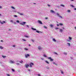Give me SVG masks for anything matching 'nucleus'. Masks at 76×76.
<instances>
[{"instance_id":"nucleus-40","label":"nucleus","mask_w":76,"mask_h":76,"mask_svg":"<svg viewBox=\"0 0 76 76\" xmlns=\"http://www.w3.org/2000/svg\"><path fill=\"white\" fill-rule=\"evenodd\" d=\"M54 54H56L57 55H58V54L56 52H54Z\"/></svg>"},{"instance_id":"nucleus-16","label":"nucleus","mask_w":76,"mask_h":76,"mask_svg":"<svg viewBox=\"0 0 76 76\" xmlns=\"http://www.w3.org/2000/svg\"><path fill=\"white\" fill-rule=\"evenodd\" d=\"M53 64H55V65H56V66H57V64L56 63H55V62H53Z\"/></svg>"},{"instance_id":"nucleus-60","label":"nucleus","mask_w":76,"mask_h":76,"mask_svg":"<svg viewBox=\"0 0 76 76\" xmlns=\"http://www.w3.org/2000/svg\"><path fill=\"white\" fill-rule=\"evenodd\" d=\"M28 46H31V45L29 44V45H28Z\"/></svg>"},{"instance_id":"nucleus-42","label":"nucleus","mask_w":76,"mask_h":76,"mask_svg":"<svg viewBox=\"0 0 76 76\" xmlns=\"http://www.w3.org/2000/svg\"><path fill=\"white\" fill-rule=\"evenodd\" d=\"M47 69H50V67H47Z\"/></svg>"},{"instance_id":"nucleus-15","label":"nucleus","mask_w":76,"mask_h":76,"mask_svg":"<svg viewBox=\"0 0 76 76\" xmlns=\"http://www.w3.org/2000/svg\"><path fill=\"white\" fill-rule=\"evenodd\" d=\"M19 62H20V63H23V61L22 60H21L20 61H19Z\"/></svg>"},{"instance_id":"nucleus-12","label":"nucleus","mask_w":76,"mask_h":76,"mask_svg":"<svg viewBox=\"0 0 76 76\" xmlns=\"http://www.w3.org/2000/svg\"><path fill=\"white\" fill-rule=\"evenodd\" d=\"M6 23V22L4 21H3L2 22H0V23L1 24H4V23Z\"/></svg>"},{"instance_id":"nucleus-9","label":"nucleus","mask_w":76,"mask_h":76,"mask_svg":"<svg viewBox=\"0 0 76 76\" xmlns=\"http://www.w3.org/2000/svg\"><path fill=\"white\" fill-rule=\"evenodd\" d=\"M36 32H37V33H39V34H41V33H42V32L39 31L37 30H36Z\"/></svg>"},{"instance_id":"nucleus-41","label":"nucleus","mask_w":76,"mask_h":76,"mask_svg":"<svg viewBox=\"0 0 76 76\" xmlns=\"http://www.w3.org/2000/svg\"><path fill=\"white\" fill-rule=\"evenodd\" d=\"M10 22H11L13 23V20H11L10 21Z\"/></svg>"},{"instance_id":"nucleus-7","label":"nucleus","mask_w":76,"mask_h":76,"mask_svg":"<svg viewBox=\"0 0 76 76\" xmlns=\"http://www.w3.org/2000/svg\"><path fill=\"white\" fill-rule=\"evenodd\" d=\"M26 23V22H23V23H20V25H24V24Z\"/></svg>"},{"instance_id":"nucleus-50","label":"nucleus","mask_w":76,"mask_h":76,"mask_svg":"<svg viewBox=\"0 0 76 76\" xmlns=\"http://www.w3.org/2000/svg\"><path fill=\"white\" fill-rule=\"evenodd\" d=\"M2 8V7L1 6H0V9H1Z\"/></svg>"},{"instance_id":"nucleus-19","label":"nucleus","mask_w":76,"mask_h":76,"mask_svg":"<svg viewBox=\"0 0 76 76\" xmlns=\"http://www.w3.org/2000/svg\"><path fill=\"white\" fill-rule=\"evenodd\" d=\"M11 8L12 9H15V8L13 7H11Z\"/></svg>"},{"instance_id":"nucleus-51","label":"nucleus","mask_w":76,"mask_h":76,"mask_svg":"<svg viewBox=\"0 0 76 76\" xmlns=\"http://www.w3.org/2000/svg\"><path fill=\"white\" fill-rule=\"evenodd\" d=\"M48 6L49 7H50V5H49V4H48Z\"/></svg>"},{"instance_id":"nucleus-34","label":"nucleus","mask_w":76,"mask_h":76,"mask_svg":"<svg viewBox=\"0 0 76 76\" xmlns=\"http://www.w3.org/2000/svg\"><path fill=\"white\" fill-rule=\"evenodd\" d=\"M61 6H62V7H64V5H62V4H61Z\"/></svg>"},{"instance_id":"nucleus-33","label":"nucleus","mask_w":76,"mask_h":76,"mask_svg":"<svg viewBox=\"0 0 76 76\" xmlns=\"http://www.w3.org/2000/svg\"><path fill=\"white\" fill-rule=\"evenodd\" d=\"M16 22L17 23H19L20 22L19 21L17 20L16 21Z\"/></svg>"},{"instance_id":"nucleus-36","label":"nucleus","mask_w":76,"mask_h":76,"mask_svg":"<svg viewBox=\"0 0 76 76\" xmlns=\"http://www.w3.org/2000/svg\"><path fill=\"white\" fill-rule=\"evenodd\" d=\"M70 6H71V7H74V6L72 5H70Z\"/></svg>"},{"instance_id":"nucleus-2","label":"nucleus","mask_w":76,"mask_h":76,"mask_svg":"<svg viewBox=\"0 0 76 76\" xmlns=\"http://www.w3.org/2000/svg\"><path fill=\"white\" fill-rule=\"evenodd\" d=\"M48 58L50 60V61H53V59H52L51 57H48Z\"/></svg>"},{"instance_id":"nucleus-39","label":"nucleus","mask_w":76,"mask_h":76,"mask_svg":"<svg viewBox=\"0 0 76 76\" xmlns=\"http://www.w3.org/2000/svg\"><path fill=\"white\" fill-rule=\"evenodd\" d=\"M7 76H10V75L9 74H7Z\"/></svg>"},{"instance_id":"nucleus-18","label":"nucleus","mask_w":76,"mask_h":76,"mask_svg":"<svg viewBox=\"0 0 76 76\" xmlns=\"http://www.w3.org/2000/svg\"><path fill=\"white\" fill-rule=\"evenodd\" d=\"M10 63H15V62H14V61H10Z\"/></svg>"},{"instance_id":"nucleus-57","label":"nucleus","mask_w":76,"mask_h":76,"mask_svg":"<svg viewBox=\"0 0 76 76\" xmlns=\"http://www.w3.org/2000/svg\"><path fill=\"white\" fill-rule=\"evenodd\" d=\"M28 71H29V72H30L31 71V70H30V69H28Z\"/></svg>"},{"instance_id":"nucleus-44","label":"nucleus","mask_w":76,"mask_h":76,"mask_svg":"<svg viewBox=\"0 0 76 76\" xmlns=\"http://www.w3.org/2000/svg\"><path fill=\"white\" fill-rule=\"evenodd\" d=\"M31 41H32V42H34V40L31 39Z\"/></svg>"},{"instance_id":"nucleus-28","label":"nucleus","mask_w":76,"mask_h":76,"mask_svg":"<svg viewBox=\"0 0 76 76\" xmlns=\"http://www.w3.org/2000/svg\"><path fill=\"white\" fill-rule=\"evenodd\" d=\"M58 16V17H59V18H60L61 19H62L63 18V17L60 15H59Z\"/></svg>"},{"instance_id":"nucleus-53","label":"nucleus","mask_w":76,"mask_h":76,"mask_svg":"<svg viewBox=\"0 0 76 76\" xmlns=\"http://www.w3.org/2000/svg\"><path fill=\"white\" fill-rule=\"evenodd\" d=\"M1 42H3V40H1Z\"/></svg>"},{"instance_id":"nucleus-31","label":"nucleus","mask_w":76,"mask_h":76,"mask_svg":"<svg viewBox=\"0 0 76 76\" xmlns=\"http://www.w3.org/2000/svg\"><path fill=\"white\" fill-rule=\"evenodd\" d=\"M56 15H58V17L59 16H60V15L58 13H56Z\"/></svg>"},{"instance_id":"nucleus-59","label":"nucleus","mask_w":76,"mask_h":76,"mask_svg":"<svg viewBox=\"0 0 76 76\" xmlns=\"http://www.w3.org/2000/svg\"><path fill=\"white\" fill-rule=\"evenodd\" d=\"M14 12H16V11L15 10L13 11Z\"/></svg>"},{"instance_id":"nucleus-64","label":"nucleus","mask_w":76,"mask_h":76,"mask_svg":"<svg viewBox=\"0 0 76 76\" xmlns=\"http://www.w3.org/2000/svg\"><path fill=\"white\" fill-rule=\"evenodd\" d=\"M33 4H36V3H34Z\"/></svg>"},{"instance_id":"nucleus-62","label":"nucleus","mask_w":76,"mask_h":76,"mask_svg":"<svg viewBox=\"0 0 76 76\" xmlns=\"http://www.w3.org/2000/svg\"><path fill=\"white\" fill-rule=\"evenodd\" d=\"M10 31V29H9V30H8V31Z\"/></svg>"},{"instance_id":"nucleus-23","label":"nucleus","mask_w":76,"mask_h":76,"mask_svg":"<svg viewBox=\"0 0 76 76\" xmlns=\"http://www.w3.org/2000/svg\"><path fill=\"white\" fill-rule=\"evenodd\" d=\"M24 50H25L26 51H28V49L26 48H24Z\"/></svg>"},{"instance_id":"nucleus-61","label":"nucleus","mask_w":76,"mask_h":76,"mask_svg":"<svg viewBox=\"0 0 76 76\" xmlns=\"http://www.w3.org/2000/svg\"><path fill=\"white\" fill-rule=\"evenodd\" d=\"M74 10H76V8H75Z\"/></svg>"},{"instance_id":"nucleus-46","label":"nucleus","mask_w":76,"mask_h":76,"mask_svg":"<svg viewBox=\"0 0 76 76\" xmlns=\"http://www.w3.org/2000/svg\"><path fill=\"white\" fill-rule=\"evenodd\" d=\"M22 40L23 41H26V40H25V39H23Z\"/></svg>"},{"instance_id":"nucleus-38","label":"nucleus","mask_w":76,"mask_h":76,"mask_svg":"<svg viewBox=\"0 0 76 76\" xmlns=\"http://www.w3.org/2000/svg\"><path fill=\"white\" fill-rule=\"evenodd\" d=\"M16 64L17 65H20V64H19V63H17Z\"/></svg>"},{"instance_id":"nucleus-54","label":"nucleus","mask_w":76,"mask_h":76,"mask_svg":"<svg viewBox=\"0 0 76 76\" xmlns=\"http://www.w3.org/2000/svg\"><path fill=\"white\" fill-rule=\"evenodd\" d=\"M13 47H15V45H13Z\"/></svg>"},{"instance_id":"nucleus-63","label":"nucleus","mask_w":76,"mask_h":76,"mask_svg":"<svg viewBox=\"0 0 76 76\" xmlns=\"http://www.w3.org/2000/svg\"><path fill=\"white\" fill-rule=\"evenodd\" d=\"M71 0V1H73L74 0Z\"/></svg>"},{"instance_id":"nucleus-21","label":"nucleus","mask_w":76,"mask_h":76,"mask_svg":"<svg viewBox=\"0 0 76 76\" xmlns=\"http://www.w3.org/2000/svg\"><path fill=\"white\" fill-rule=\"evenodd\" d=\"M43 57H47V56H46L44 54L43 55Z\"/></svg>"},{"instance_id":"nucleus-10","label":"nucleus","mask_w":76,"mask_h":76,"mask_svg":"<svg viewBox=\"0 0 76 76\" xmlns=\"http://www.w3.org/2000/svg\"><path fill=\"white\" fill-rule=\"evenodd\" d=\"M50 12H51V13H56V12H54V11L53 10H50Z\"/></svg>"},{"instance_id":"nucleus-37","label":"nucleus","mask_w":76,"mask_h":76,"mask_svg":"<svg viewBox=\"0 0 76 76\" xmlns=\"http://www.w3.org/2000/svg\"><path fill=\"white\" fill-rule=\"evenodd\" d=\"M64 54H65V55H67V53L66 52H64Z\"/></svg>"},{"instance_id":"nucleus-5","label":"nucleus","mask_w":76,"mask_h":76,"mask_svg":"<svg viewBox=\"0 0 76 76\" xmlns=\"http://www.w3.org/2000/svg\"><path fill=\"white\" fill-rule=\"evenodd\" d=\"M37 22L39 24H42V23L41 22V21L39 20H38Z\"/></svg>"},{"instance_id":"nucleus-13","label":"nucleus","mask_w":76,"mask_h":76,"mask_svg":"<svg viewBox=\"0 0 76 76\" xmlns=\"http://www.w3.org/2000/svg\"><path fill=\"white\" fill-rule=\"evenodd\" d=\"M38 50H41V49H42V48H41V46H38Z\"/></svg>"},{"instance_id":"nucleus-29","label":"nucleus","mask_w":76,"mask_h":76,"mask_svg":"<svg viewBox=\"0 0 76 76\" xmlns=\"http://www.w3.org/2000/svg\"><path fill=\"white\" fill-rule=\"evenodd\" d=\"M12 71L13 72H15V69H12Z\"/></svg>"},{"instance_id":"nucleus-24","label":"nucleus","mask_w":76,"mask_h":76,"mask_svg":"<svg viewBox=\"0 0 76 76\" xmlns=\"http://www.w3.org/2000/svg\"><path fill=\"white\" fill-rule=\"evenodd\" d=\"M59 25H60V26H63V24H62V23H60L59 24Z\"/></svg>"},{"instance_id":"nucleus-35","label":"nucleus","mask_w":76,"mask_h":76,"mask_svg":"<svg viewBox=\"0 0 76 76\" xmlns=\"http://www.w3.org/2000/svg\"><path fill=\"white\" fill-rule=\"evenodd\" d=\"M68 45H69V47L70 45V44L69 43H67Z\"/></svg>"},{"instance_id":"nucleus-1","label":"nucleus","mask_w":76,"mask_h":76,"mask_svg":"<svg viewBox=\"0 0 76 76\" xmlns=\"http://www.w3.org/2000/svg\"><path fill=\"white\" fill-rule=\"evenodd\" d=\"M29 65L30 67L31 68L33 66H34V64L33 63L31 62L29 64Z\"/></svg>"},{"instance_id":"nucleus-43","label":"nucleus","mask_w":76,"mask_h":76,"mask_svg":"<svg viewBox=\"0 0 76 76\" xmlns=\"http://www.w3.org/2000/svg\"><path fill=\"white\" fill-rule=\"evenodd\" d=\"M55 29H56V30H57V29H58V28L57 27V28H55Z\"/></svg>"},{"instance_id":"nucleus-8","label":"nucleus","mask_w":76,"mask_h":76,"mask_svg":"<svg viewBox=\"0 0 76 76\" xmlns=\"http://www.w3.org/2000/svg\"><path fill=\"white\" fill-rule=\"evenodd\" d=\"M45 62L47 64H50V63H49V62H48V61H46V60L45 61Z\"/></svg>"},{"instance_id":"nucleus-32","label":"nucleus","mask_w":76,"mask_h":76,"mask_svg":"<svg viewBox=\"0 0 76 76\" xmlns=\"http://www.w3.org/2000/svg\"><path fill=\"white\" fill-rule=\"evenodd\" d=\"M44 28H45V29H47V27L45 26H44Z\"/></svg>"},{"instance_id":"nucleus-4","label":"nucleus","mask_w":76,"mask_h":76,"mask_svg":"<svg viewBox=\"0 0 76 76\" xmlns=\"http://www.w3.org/2000/svg\"><path fill=\"white\" fill-rule=\"evenodd\" d=\"M30 55L29 54H27V55H25V57L26 58H27L28 57H29Z\"/></svg>"},{"instance_id":"nucleus-30","label":"nucleus","mask_w":76,"mask_h":76,"mask_svg":"<svg viewBox=\"0 0 76 76\" xmlns=\"http://www.w3.org/2000/svg\"><path fill=\"white\" fill-rule=\"evenodd\" d=\"M14 17H15V18H17L18 17V16H17V15H14Z\"/></svg>"},{"instance_id":"nucleus-17","label":"nucleus","mask_w":76,"mask_h":76,"mask_svg":"<svg viewBox=\"0 0 76 76\" xmlns=\"http://www.w3.org/2000/svg\"><path fill=\"white\" fill-rule=\"evenodd\" d=\"M69 40H71L72 39V38L71 37H69Z\"/></svg>"},{"instance_id":"nucleus-56","label":"nucleus","mask_w":76,"mask_h":76,"mask_svg":"<svg viewBox=\"0 0 76 76\" xmlns=\"http://www.w3.org/2000/svg\"><path fill=\"white\" fill-rule=\"evenodd\" d=\"M62 29H65L64 28V27H62Z\"/></svg>"},{"instance_id":"nucleus-49","label":"nucleus","mask_w":76,"mask_h":76,"mask_svg":"<svg viewBox=\"0 0 76 76\" xmlns=\"http://www.w3.org/2000/svg\"><path fill=\"white\" fill-rule=\"evenodd\" d=\"M41 60H44V59L43 58H41Z\"/></svg>"},{"instance_id":"nucleus-3","label":"nucleus","mask_w":76,"mask_h":76,"mask_svg":"<svg viewBox=\"0 0 76 76\" xmlns=\"http://www.w3.org/2000/svg\"><path fill=\"white\" fill-rule=\"evenodd\" d=\"M59 32H61V33H62L63 31V29H62L61 28H59Z\"/></svg>"},{"instance_id":"nucleus-47","label":"nucleus","mask_w":76,"mask_h":76,"mask_svg":"<svg viewBox=\"0 0 76 76\" xmlns=\"http://www.w3.org/2000/svg\"><path fill=\"white\" fill-rule=\"evenodd\" d=\"M61 73L62 74H63V71H61Z\"/></svg>"},{"instance_id":"nucleus-25","label":"nucleus","mask_w":76,"mask_h":76,"mask_svg":"<svg viewBox=\"0 0 76 76\" xmlns=\"http://www.w3.org/2000/svg\"><path fill=\"white\" fill-rule=\"evenodd\" d=\"M24 37H26V38H29V36H24Z\"/></svg>"},{"instance_id":"nucleus-45","label":"nucleus","mask_w":76,"mask_h":76,"mask_svg":"<svg viewBox=\"0 0 76 76\" xmlns=\"http://www.w3.org/2000/svg\"><path fill=\"white\" fill-rule=\"evenodd\" d=\"M26 26H27V27H28V28H29V26H28V25H26Z\"/></svg>"},{"instance_id":"nucleus-11","label":"nucleus","mask_w":76,"mask_h":76,"mask_svg":"<svg viewBox=\"0 0 76 76\" xmlns=\"http://www.w3.org/2000/svg\"><path fill=\"white\" fill-rule=\"evenodd\" d=\"M52 41H53V42H56L57 40L55 38H53L52 39Z\"/></svg>"},{"instance_id":"nucleus-20","label":"nucleus","mask_w":76,"mask_h":76,"mask_svg":"<svg viewBox=\"0 0 76 76\" xmlns=\"http://www.w3.org/2000/svg\"><path fill=\"white\" fill-rule=\"evenodd\" d=\"M2 57H3L4 58H6V56H4L3 55H2Z\"/></svg>"},{"instance_id":"nucleus-52","label":"nucleus","mask_w":76,"mask_h":76,"mask_svg":"<svg viewBox=\"0 0 76 76\" xmlns=\"http://www.w3.org/2000/svg\"><path fill=\"white\" fill-rule=\"evenodd\" d=\"M18 14H19L20 15V12H18Z\"/></svg>"},{"instance_id":"nucleus-6","label":"nucleus","mask_w":76,"mask_h":76,"mask_svg":"<svg viewBox=\"0 0 76 76\" xmlns=\"http://www.w3.org/2000/svg\"><path fill=\"white\" fill-rule=\"evenodd\" d=\"M25 66L26 68H28V67H29V65L28 64H26Z\"/></svg>"},{"instance_id":"nucleus-14","label":"nucleus","mask_w":76,"mask_h":76,"mask_svg":"<svg viewBox=\"0 0 76 76\" xmlns=\"http://www.w3.org/2000/svg\"><path fill=\"white\" fill-rule=\"evenodd\" d=\"M31 29H32V30H33V31H36L37 29L35 28H34L32 27L31 28Z\"/></svg>"},{"instance_id":"nucleus-55","label":"nucleus","mask_w":76,"mask_h":76,"mask_svg":"<svg viewBox=\"0 0 76 76\" xmlns=\"http://www.w3.org/2000/svg\"><path fill=\"white\" fill-rule=\"evenodd\" d=\"M45 19H48V18L47 17L45 18Z\"/></svg>"},{"instance_id":"nucleus-48","label":"nucleus","mask_w":76,"mask_h":76,"mask_svg":"<svg viewBox=\"0 0 76 76\" xmlns=\"http://www.w3.org/2000/svg\"><path fill=\"white\" fill-rule=\"evenodd\" d=\"M20 15H23V14L20 13Z\"/></svg>"},{"instance_id":"nucleus-27","label":"nucleus","mask_w":76,"mask_h":76,"mask_svg":"<svg viewBox=\"0 0 76 76\" xmlns=\"http://www.w3.org/2000/svg\"><path fill=\"white\" fill-rule=\"evenodd\" d=\"M0 48L1 49H3V47L2 46H0Z\"/></svg>"},{"instance_id":"nucleus-22","label":"nucleus","mask_w":76,"mask_h":76,"mask_svg":"<svg viewBox=\"0 0 76 76\" xmlns=\"http://www.w3.org/2000/svg\"><path fill=\"white\" fill-rule=\"evenodd\" d=\"M50 26L51 27V28H53V25L52 24L50 25Z\"/></svg>"},{"instance_id":"nucleus-58","label":"nucleus","mask_w":76,"mask_h":76,"mask_svg":"<svg viewBox=\"0 0 76 76\" xmlns=\"http://www.w3.org/2000/svg\"><path fill=\"white\" fill-rule=\"evenodd\" d=\"M57 26H59V25L58 24H57Z\"/></svg>"},{"instance_id":"nucleus-26","label":"nucleus","mask_w":76,"mask_h":76,"mask_svg":"<svg viewBox=\"0 0 76 76\" xmlns=\"http://www.w3.org/2000/svg\"><path fill=\"white\" fill-rule=\"evenodd\" d=\"M67 12H68V13H70V10H68Z\"/></svg>"}]
</instances>
